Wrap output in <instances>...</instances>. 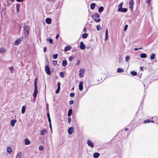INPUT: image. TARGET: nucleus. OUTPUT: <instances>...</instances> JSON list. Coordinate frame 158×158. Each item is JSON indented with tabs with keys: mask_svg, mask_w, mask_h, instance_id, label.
I'll return each instance as SVG.
<instances>
[{
	"mask_svg": "<svg viewBox=\"0 0 158 158\" xmlns=\"http://www.w3.org/2000/svg\"><path fill=\"white\" fill-rule=\"evenodd\" d=\"M71 48V47L70 46H67L65 48L64 50L65 51H67L70 50Z\"/></svg>",
	"mask_w": 158,
	"mask_h": 158,
	"instance_id": "19",
	"label": "nucleus"
},
{
	"mask_svg": "<svg viewBox=\"0 0 158 158\" xmlns=\"http://www.w3.org/2000/svg\"><path fill=\"white\" fill-rule=\"evenodd\" d=\"M118 10L119 12L125 13L127 11V8H118Z\"/></svg>",
	"mask_w": 158,
	"mask_h": 158,
	"instance_id": "6",
	"label": "nucleus"
},
{
	"mask_svg": "<svg viewBox=\"0 0 158 158\" xmlns=\"http://www.w3.org/2000/svg\"><path fill=\"white\" fill-rule=\"evenodd\" d=\"M52 63L54 65H56L57 64V61L56 60H53Z\"/></svg>",
	"mask_w": 158,
	"mask_h": 158,
	"instance_id": "43",
	"label": "nucleus"
},
{
	"mask_svg": "<svg viewBox=\"0 0 158 158\" xmlns=\"http://www.w3.org/2000/svg\"><path fill=\"white\" fill-rule=\"evenodd\" d=\"M95 6V3H92L90 5V9L92 10H93L94 9Z\"/></svg>",
	"mask_w": 158,
	"mask_h": 158,
	"instance_id": "21",
	"label": "nucleus"
},
{
	"mask_svg": "<svg viewBox=\"0 0 158 158\" xmlns=\"http://www.w3.org/2000/svg\"><path fill=\"white\" fill-rule=\"evenodd\" d=\"M59 37V35H57L56 36V39H58V38Z\"/></svg>",
	"mask_w": 158,
	"mask_h": 158,
	"instance_id": "56",
	"label": "nucleus"
},
{
	"mask_svg": "<svg viewBox=\"0 0 158 158\" xmlns=\"http://www.w3.org/2000/svg\"><path fill=\"white\" fill-rule=\"evenodd\" d=\"M88 35L87 33L83 34L82 35V37L83 38H86L87 37Z\"/></svg>",
	"mask_w": 158,
	"mask_h": 158,
	"instance_id": "34",
	"label": "nucleus"
},
{
	"mask_svg": "<svg viewBox=\"0 0 158 158\" xmlns=\"http://www.w3.org/2000/svg\"><path fill=\"white\" fill-rule=\"evenodd\" d=\"M74 128L73 127H70L68 130V133L69 134H72L74 131Z\"/></svg>",
	"mask_w": 158,
	"mask_h": 158,
	"instance_id": "8",
	"label": "nucleus"
},
{
	"mask_svg": "<svg viewBox=\"0 0 158 158\" xmlns=\"http://www.w3.org/2000/svg\"><path fill=\"white\" fill-rule=\"evenodd\" d=\"M60 76L62 77H64V73L63 72H61L60 73Z\"/></svg>",
	"mask_w": 158,
	"mask_h": 158,
	"instance_id": "36",
	"label": "nucleus"
},
{
	"mask_svg": "<svg viewBox=\"0 0 158 158\" xmlns=\"http://www.w3.org/2000/svg\"><path fill=\"white\" fill-rule=\"evenodd\" d=\"M37 88H35L34 90L33 93V97L35 98L37 96V94L38 92L37 90Z\"/></svg>",
	"mask_w": 158,
	"mask_h": 158,
	"instance_id": "10",
	"label": "nucleus"
},
{
	"mask_svg": "<svg viewBox=\"0 0 158 158\" xmlns=\"http://www.w3.org/2000/svg\"><path fill=\"white\" fill-rule=\"evenodd\" d=\"M22 40V38H19L17 40H16L14 43V45H17L19 44L21 42V41Z\"/></svg>",
	"mask_w": 158,
	"mask_h": 158,
	"instance_id": "4",
	"label": "nucleus"
},
{
	"mask_svg": "<svg viewBox=\"0 0 158 158\" xmlns=\"http://www.w3.org/2000/svg\"><path fill=\"white\" fill-rule=\"evenodd\" d=\"M51 19L49 18H47L45 19L46 22L48 24H50L51 23Z\"/></svg>",
	"mask_w": 158,
	"mask_h": 158,
	"instance_id": "13",
	"label": "nucleus"
},
{
	"mask_svg": "<svg viewBox=\"0 0 158 158\" xmlns=\"http://www.w3.org/2000/svg\"><path fill=\"white\" fill-rule=\"evenodd\" d=\"M24 29V30L25 36L27 37L29 35V27L27 25H24L23 26Z\"/></svg>",
	"mask_w": 158,
	"mask_h": 158,
	"instance_id": "2",
	"label": "nucleus"
},
{
	"mask_svg": "<svg viewBox=\"0 0 158 158\" xmlns=\"http://www.w3.org/2000/svg\"><path fill=\"white\" fill-rule=\"evenodd\" d=\"M47 116L48 118H50V114H49V112H48L47 113Z\"/></svg>",
	"mask_w": 158,
	"mask_h": 158,
	"instance_id": "49",
	"label": "nucleus"
},
{
	"mask_svg": "<svg viewBox=\"0 0 158 158\" xmlns=\"http://www.w3.org/2000/svg\"><path fill=\"white\" fill-rule=\"evenodd\" d=\"M10 70L11 71H13V70H14V69H13V67L11 66V67L10 68Z\"/></svg>",
	"mask_w": 158,
	"mask_h": 158,
	"instance_id": "50",
	"label": "nucleus"
},
{
	"mask_svg": "<svg viewBox=\"0 0 158 158\" xmlns=\"http://www.w3.org/2000/svg\"><path fill=\"white\" fill-rule=\"evenodd\" d=\"M79 61H78L77 63V64L78 65L79 64Z\"/></svg>",
	"mask_w": 158,
	"mask_h": 158,
	"instance_id": "63",
	"label": "nucleus"
},
{
	"mask_svg": "<svg viewBox=\"0 0 158 158\" xmlns=\"http://www.w3.org/2000/svg\"><path fill=\"white\" fill-rule=\"evenodd\" d=\"M20 7V5L19 4H16V7L17 12H18L19 10V7Z\"/></svg>",
	"mask_w": 158,
	"mask_h": 158,
	"instance_id": "32",
	"label": "nucleus"
},
{
	"mask_svg": "<svg viewBox=\"0 0 158 158\" xmlns=\"http://www.w3.org/2000/svg\"><path fill=\"white\" fill-rule=\"evenodd\" d=\"M138 50H139V48H135L134 49V50L135 51H137Z\"/></svg>",
	"mask_w": 158,
	"mask_h": 158,
	"instance_id": "59",
	"label": "nucleus"
},
{
	"mask_svg": "<svg viewBox=\"0 0 158 158\" xmlns=\"http://www.w3.org/2000/svg\"><path fill=\"white\" fill-rule=\"evenodd\" d=\"M74 102L73 100L70 101L69 102V103L70 105H73V104Z\"/></svg>",
	"mask_w": 158,
	"mask_h": 158,
	"instance_id": "47",
	"label": "nucleus"
},
{
	"mask_svg": "<svg viewBox=\"0 0 158 158\" xmlns=\"http://www.w3.org/2000/svg\"><path fill=\"white\" fill-rule=\"evenodd\" d=\"M6 150L7 152L10 154L12 153V149L10 147H7L6 149Z\"/></svg>",
	"mask_w": 158,
	"mask_h": 158,
	"instance_id": "15",
	"label": "nucleus"
},
{
	"mask_svg": "<svg viewBox=\"0 0 158 158\" xmlns=\"http://www.w3.org/2000/svg\"><path fill=\"white\" fill-rule=\"evenodd\" d=\"M119 60L120 62H121L122 60V57L121 56H119Z\"/></svg>",
	"mask_w": 158,
	"mask_h": 158,
	"instance_id": "48",
	"label": "nucleus"
},
{
	"mask_svg": "<svg viewBox=\"0 0 158 158\" xmlns=\"http://www.w3.org/2000/svg\"><path fill=\"white\" fill-rule=\"evenodd\" d=\"M67 64V62L66 60H63L62 61V66L64 67L66 66Z\"/></svg>",
	"mask_w": 158,
	"mask_h": 158,
	"instance_id": "23",
	"label": "nucleus"
},
{
	"mask_svg": "<svg viewBox=\"0 0 158 158\" xmlns=\"http://www.w3.org/2000/svg\"><path fill=\"white\" fill-rule=\"evenodd\" d=\"M24 141H25V145H28L30 144V141L27 138L26 139H25Z\"/></svg>",
	"mask_w": 158,
	"mask_h": 158,
	"instance_id": "17",
	"label": "nucleus"
},
{
	"mask_svg": "<svg viewBox=\"0 0 158 158\" xmlns=\"http://www.w3.org/2000/svg\"><path fill=\"white\" fill-rule=\"evenodd\" d=\"M143 49V48H142V47L139 48V49Z\"/></svg>",
	"mask_w": 158,
	"mask_h": 158,
	"instance_id": "64",
	"label": "nucleus"
},
{
	"mask_svg": "<svg viewBox=\"0 0 158 158\" xmlns=\"http://www.w3.org/2000/svg\"><path fill=\"white\" fill-rule=\"evenodd\" d=\"M151 121H152L151 122L152 123H154V121H153L149 119L146 120H144V123H150V122H151Z\"/></svg>",
	"mask_w": 158,
	"mask_h": 158,
	"instance_id": "26",
	"label": "nucleus"
},
{
	"mask_svg": "<svg viewBox=\"0 0 158 158\" xmlns=\"http://www.w3.org/2000/svg\"><path fill=\"white\" fill-rule=\"evenodd\" d=\"M4 52H5V50L3 48H1L0 49V53H4Z\"/></svg>",
	"mask_w": 158,
	"mask_h": 158,
	"instance_id": "38",
	"label": "nucleus"
},
{
	"mask_svg": "<svg viewBox=\"0 0 158 158\" xmlns=\"http://www.w3.org/2000/svg\"><path fill=\"white\" fill-rule=\"evenodd\" d=\"M103 7L102 6H101L99 8L98 11L100 13H101L103 11Z\"/></svg>",
	"mask_w": 158,
	"mask_h": 158,
	"instance_id": "28",
	"label": "nucleus"
},
{
	"mask_svg": "<svg viewBox=\"0 0 158 158\" xmlns=\"http://www.w3.org/2000/svg\"><path fill=\"white\" fill-rule=\"evenodd\" d=\"M22 155L21 152H20L18 153L17 155L16 158H21V157Z\"/></svg>",
	"mask_w": 158,
	"mask_h": 158,
	"instance_id": "27",
	"label": "nucleus"
},
{
	"mask_svg": "<svg viewBox=\"0 0 158 158\" xmlns=\"http://www.w3.org/2000/svg\"><path fill=\"white\" fill-rule=\"evenodd\" d=\"M74 93H71L70 94V96L71 97H73L74 96Z\"/></svg>",
	"mask_w": 158,
	"mask_h": 158,
	"instance_id": "46",
	"label": "nucleus"
},
{
	"mask_svg": "<svg viewBox=\"0 0 158 158\" xmlns=\"http://www.w3.org/2000/svg\"><path fill=\"white\" fill-rule=\"evenodd\" d=\"M16 119H12L11 121V125L12 126L14 127L15 126V123L16 122Z\"/></svg>",
	"mask_w": 158,
	"mask_h": 158,
	"instance_id": "16",
	"label": "nucleus"
},
{
	"mask_svg": "<svg viewBox=\"0 0 158 158\" xmlns=\"http://www.w3.org/2000/svg\"><path fill=\"white\" fill-rule=\"evenodd\" d=\"M26 108V106H23L22 109V113L23 114L25 112V110Z\"/></svg>",
	"mask_w": 158,
	"mask_h": 158,
	"instance_id": "22",
	"label": "nucleus"
},
{
	"mask_svg": "<svg viewBox=\"0 0 158 158\" xmlns=\"http://www.w3.org/2000/svg\"><path fill=\"white\" fill-rule=\"evenodd\" d=\"M16 1L18 2H21L23 1V0H16Z\"/></svg>",
	"mask_w": 158,
	"mask_h": 158,
	"instance_id": "58",
	"label": "nucleus"
},
{
	"mask_svg": "<svg viewBox=\"0 0 158 158\" xmlns=\"http://www.w3.org/2000/svg\"><path fill=\"white\" fill-rule=\"evenodd\" d=\"M123 2H122L121 3H120L118 6V8H122L123 6Z\"/></svg>",
	"mask_w": 158,
	"mask_h": 158,
	"instance_id": "35",
	"label": "nucleus"
},
{
	"mask_svg": "<svg viewBox=\"0 0 158 158\" xmlns=\"http://www.w3.org/2000/svg\"><path fill=\"white\" fill-rule=\"evenodd\" d=\"M79 76L80 77H83V75H81V73H79Z\"/></svg>",
	"mask_w": 158,
	"mask_h": 158,
	"instance_id": "57",
	"label": "nucleus"
},
{
	"mask_svg": "<svg viewBox=\"0 0 158 158\" xmlns=\"http://www.w3.org/2000/svg\"><path fill=\"white\" fill-rule=\"evenodd\" d=\"M117 71L118 73H121L123 72L124 70L122 68H118L117 69Z\"/></svg>",
	"mask_w": 158,
	"mask_h": 158,
	"instance_id": "30",
	"label": "nucleus"
},
{
	"mask_svg": "<svg viewBox=\"0 0 158 158\" xmlns=\"http://www.w3.org/2000/svg\"><path fill=\"white\" fill-rule=\"evenodd\" d=\"M49 126H50V129H52V125H51V124H49Z\"/></svg>",
	"mask_w": 158,
	"mask_h": 158,
	"instance_id": "60",
	"label": "nucleus"
},
{
	"mask_svg": "<svg viewBox=\"0 0 158 158\" xmlns=\"http://www.w3.org/2000/svg\"><path fill=\"white\" fill-rule=\"evenodd\" d=\"M80 48L81 49H84L85 48V46L82 42H81L80 44Z\"/></svg>",
	"mask_w": 158,
	"mask_h": 158,
	"instance_id": "12",
	"label": "nucleus"
},
{
	"mask_svg": "<svg viewBox=\"0 0 158 158\" xmlns=\"http://www.w3.org/2000/svg\"><path fill=\"white\" fill-rule=\"evenodd\" d=\"M100 156V154L98 153L95 152L94 154L93 157L94 158H97Z\"/></svg>",
	"mask_w": 158,
	"mask_h": 158,
	"instance_id": "18",
	"label": "nucleus"
},
{
	"mask_svg": "<svg viewBox=\"0 0 158 158\" xmlns=\"http://www.w3.org/2000/svg\"><path fill=\"white\" fill-rule=\"evenodd\" d=\"M92 17L96 22H98L100 21V19H98V18L99 17V15L96 13L94 14L92 16Z\"/></svg>",
	"mask_w": 158,
	"mask_h": 158,
	"instance_id": "1",
	"label": "nucleus"
},
{
	"mask_svg": "<svg viewBox=\"0 0 158 158\" xmlns=\"http://www.w3.org/2000/svg\"><path fill=\"white\" fill-rule=\"evenodd\" d=\"M128 128H125V131H128Z\"/></svg>",
	"mask_w": 158,
	"mask_h": 158,
	"instance_id": "61",
	"label": "nucleus"
},
{
	"mask_svg": "<svg viewBox=\"0 0 158 158\" xmlns=\"http://www.w3.org/2000/svg\"><path fill=\"white\" fill-rule=\"evenodd\" d=\"M58 56V55L57 54H56L54 55L53 56V59H57Z\"/></svg>",
	"mask_w": 158,
	"mask_h": 158,
	"instance_id": "37",
	"label": "nucleus"
},
{
	"mask_svg": "<svg viewBox=\"0 0 158 158\" xmlns=\"http://www.w3.org/2000/svg\"><path fill=\"white\" fill-rule=\"evenodd\" d=\"M34 86L35 88H37V81H34Z\"/></svg>",
	"mask_w": 158,
	"mask_h": 158,
	"instance_id": "45",
	"label": "nucleus"
},
{
	"mask_svg": "<svg viewBox=\"0 0 158 158\" xmlns=\"http://www.w3.org/2000/svg\"><path fill=\"white\" fill-rule=\"evenodd\" d=\"M73 59V58L72 56H70L69 58V59L70 61H71Z\"/></svg>",
	"mask_w": 158,
	"mask_h": 158,
	"instance_id": "42",
	"label": "nucleus"
},
{
	"mask_svg": "<svg viewBox=\"0 0 158 158\" xmlns=\"http://www.w3.org/2000/svg\"><path fill=\"white\" fill-rule=\"evenodd\" d=\"M84 71L83 70V69H81L80 70V73H81V72H82V73H83Z\"/></svg>",
	"mask_w": 158,
	"mask_h": 158,
	"instance_id": "55",
	"label": "nucleus"
},
{
	"mask_svg": "<svg viewBox=\"0 0 158 158\" xmlns=\"http://www.w3.org/2000/svg\"><path fill=\"white\" fill-rule=\"evenodd\" d=\"M43 148V146H40L39 147V149L40 150H42Z\"/></svg>",
	"mask_w": 158,
	"mask_h": 158,
	"instance_id": "44",
	"label": "nucleus"
},
{
	"mask_svg": "<svg viewBox=\"0 0 158 158\" xmlns=\"http://www.w3.org/2000/svg\"><path fill=\"white\" fill-rule=\"evenodd\" d=\"M45 69V72L48 75H50L51 74V72L50 69L48 66H46Z\"/></svg>",
	"mask_w": 158,
	"mask_h": 158,
	"instance_id": "3",
	"label": "nucleus"
},
{
	"mask_svg": "<svg viewBox=\"0 0 158 158\" xmlns=\"http://www.w3.org/2000/svg\"><path fill=\"white\" fill-rule=\"evenodd\" d=\"M130 73L131 75L133 76H135L137 75V73L135 71H131L130 72Z\"/></svg>",
	"mask_w": 158,
	"mask_h": 158,
	"instance_id": "29",
	"label": "nucleus"
},
{
	"mask_svg": "<svg viewBox=\"0 0 158 158\" xmlns=\"http://www.w3.org/2000/svg\"><path fill=\"white\" fill-rule=\"evenodd\" d=\"M71 121V118H69L68 119V122L69 123H70Z\"/></svg>",
	"mask_w": 158,
	"mask_h": 158,
	"instance_id": "52",
	"label": "nucleus"
},
{
	"mask_svg": "<svg viewBox=\"0 0 158 158\" xmlns=\"http://www.w3.org/2000/svg\"><path fill=\"white\" fill-rule=\"evenodd\" d=\"M72 109H69L68 112V116L69 117H70L71 115L72 114Z\"/></svg>",
	"mask_w": 158,
	"mask_h": 158,
	"instance_id": "25",
	"label": "nucleus"
},
{
	"mask_svg": "<svg viewBox=\"0 0 158 158\" xmlns=\"http://www.w3.org/2000/svg\"><path fill=\"white\" fill-rule=\"evenodd\" d=\"M48 122L49 123V124H51V120L50 118H48Z\"/></svg>",
	"mask_w": 158,
	"mask_h": 158,
	"instance_id": "54",
	"label": "nucleus"
},
{
	"mask_svg": "<svg viewBox=\"0 0 158 158\" xmlns=\"http://www.w3.org/2000/svg\"><path fill=\"white\" fill-rule=\"evenodd\" d=\"M155 54L154 53H152L150 56V59L153 60L155 58Z\"/></svg>",
	"mask_w": 158,
	"mask_h": 158,
	"instance_id": "31",
	"label": "nucleus"
},
{
	"mask_svg": "<svg viewBox=\"0 0 158 158\" xmlns=\"http://www.w3.org/2000/svg\"><path fill=\"white\" fill-rule=\"evenodd\" d=\"M87 143H88V146H90L91 148H93L94 146L93 142L89 140H88Z\"/></svg>",
	"mask_w": 158,
	"mask_h": 158,
	"instance_id": "9",
	"label": "nucleus"
},
{
	"mask_svg": "<svg viewBox=\"0 0 158 158\" xmlns=\"http://www.w3.org/2000/svg\"><path fill=\"white\" fill-rule=\"evenodd\" d=\"M127 27H128V25H125L124 28V31H127Z\"/></svg>",
	"mask_w": 158,
	"mask_h": 158,
	"instance_id": "40",
	"label": "nucleus"
},
{
	"mask_svg": "<svg viewBox=\"0 0 158 158\" xmlns=\"http://www.w3.org/2000/svg\"><path fill=\"white\" fill-rule=\"evenodd\" d=\"M134 2L133 0H131L129 3V8L131 12L133 10V6Z\"/></svg>",
	"mask_w": 158,
	"mask_h": 158,
	"instance_id": "5",
	"label": "nucleus"
},
{
	"mask_svg": "<svg viewBox=\"0 0 158 158\" xmlns=\"http://www.w3.org/2000/svg\"><path fill=\"white\" fill-rule=\"evenodd\" d=\"M140 57L143 58H146L147 57V55L145 53H143L140 54Z\"/></svg>",
	"mask_w": 158,
	"mask_h": 158,
	"instance_id": "14",
	"label": "nucleus"
},
{
	"mask_svg": "<svg viewBox=\"0 0 158 158\" xmlns=\"http://www.w3.org/2000/svg\"><path fill=\"white\" fill-rule=\"evenodd\" d=\"M47 133V131L46 130L44 129H42L40 132V134L41 135H44L46 134Z\"/></svg>",
	"mask_w": 158,
	"mask_h": 158,
	"instance_id": "20",
	"label": "nucleus"
},
{
	"mask_svg": "<svg viewBox=\"0 0 158 158\" xmlns=\"http://www.w3.org/2000/svg\"><path fill=\"white\" fill-rule=\"evenodd\" d=\"M129 60H130L129 57L128 56H126V58H125L126 61L127 62Z\"/></svg>",
	"mask_w": 158,
	"mask_h": 158,
	"instance_id": "39",
	"label": "nucleus"
},
{
	"mask_svg": "<svg viewBox=\"0 0 158 158\" xmlns=\"http://www.w3.org/2000/svg\"><path fill=\"white\" fill-rule=\"evenodd\" d=\"M108 30L107 29H106V31L105 32V41H106L108 38Z\"/></svg>",
	"mask_w": 158,
	"mask_h": 158,
	"instance_id": "24",
	"label": "nucleus"
},
{
	"mask_svg": "<svg viewBox=\"0 0 158 158\" xmlns=\"http://www.w3.org/2000/svg\"><path fill=\"white\" fill-rule=\"evenodd\" d=\"M57 89L56 91V93L57 94H58L60 90V82H59L57 84Z\"/></svg>",
	"mask_w": 158,
	"mask_h": 158,
	"instance_id": "7",
	"label": "nucleus"
},
{
	"mask_svg": "<svg viewBox=\"0 0 158 158\" xmlns=\"http://www.w3.org/2000/svg\"><path fill=\"white\" fill-rule=\"evenodd\" d=\"M140 69L141 70H143V67H140Z\"/></svg>",
	"mask_w": 158,
	"mask_h": 158,
	"instance_id": "62",
	"label": "nucleus"
},
{
	"mask_svg": "<svg viewBox=\"0 0 158 158\" xmlns=\"http://www.w3.org/2000/svg\"><path fill=\"white\" fill-rule=\"evenodd\" d=\"M46 50H47V48H46V47H45L44 48V52H46Z\"/></svg>",
	"mask_w": 158,
	"mask_h": 158,
	"instance_id": "53",
	"label": "nucleus"
},
{
	"mask_svg": "<svg viewBox=\"0 0 158 158\" xmlns=\"http://www.w3.org/2000/svg\"><path fill=\"white\" fill-rule=\"evenodd\" d=\"M47 40L49 41L50 44H52L53 43V40L52 39H51L50 38H47Z\"/></svg>",
	"mask_w": 158,
	"mask_h": 158,
	"instance_id": "33",
	"label": "nucleus"
},
{
	"mask_svg": "<svg viewBox=\"0 0 158 158\" xmlns=\"http://www.w3.org/2000/svg\"><path fill=\"white\" fill-rule=\"evenodd\" d=\"M83 82L81 81L79 85V88L80 90L82 91L83 89Z\"/></svg>",
	"mask_w": 158,
	"mask_h": 158,
	"instance_id": "11",
	"label": "nucleus"
},
{
	"mask_svg": "<svg viewBox=\"0 0 158 158\" xmlns=\"http://www.w3.org/2000/svg\"><path fill=\"white\" fill-rule=\"evenodd\" d=\"M150 1L151 0H146L147 2L149 4L150 3Z\"/></svg>",
	"mask_w": 158,
	"mask_h": 158,
	"instance_id": "51",
	"label": "nucleus"
},
{
	"mask_svg": "<svg viewBox=\"0 0 158 158\" xmlns=\"http://www.w3.org/2000/svg\"><path fill=\"white\" fill-rule=\"evenodd\" d=\"M101 29V27L100 25H98L97 26V29L98 31H99Z\"/></svg>",
	"mask_w": 158,
	"mask_h": 158,
	"instance_id": "41",
	"label": "nucleus"
}]
</instances>
